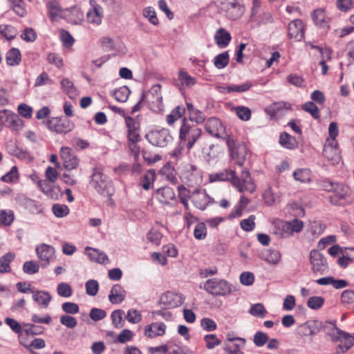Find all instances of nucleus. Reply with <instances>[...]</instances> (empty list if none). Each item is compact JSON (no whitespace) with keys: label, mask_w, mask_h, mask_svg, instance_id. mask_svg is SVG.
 Here are the masks:
<instances>
[{"label":"nucleus","mask_w":354,"mask_h":354,"mask_svg":"<svg viewBox=\"0 0 354 354\" xmlns=\"http://www.w3.org/2000/svg\"><path fill=\"white\" fill-rule=\"evenodd\" d=\"M209 180L211 183L229 181L241 193L247 192L252 194L256 190V185L248 169L242 170L241 177L239 178L236 176L234 169H225L218 172L209 174Z\"/></svg>","instance_id":"1"},{"label":"nucleus","mask_w":354,"mask_h":354,"mask_svg":"<svg viewBox=\"0 0 354 354\" xmlns=\"http://www.w3.org/2000/svg\"><path fill=\"white\" fill-rule=\"evenodd\" d=\"M201 135L202 130L197 125L189 122L186 118L182 120L179 129V140L181 144L186 145L188 150L194 147Z\"/></svg>","instance_id":"2"},{"label":"nucleus","mask_w":354,"mask_h":354,"mask_svg":"<svg viewBox=\"0 0 354 354\" xmlns=\"http://www.w3.org/2000/svg\"><path fill=\"white\" fill-rule=\"evenodd\" d=\"M90 185L100 194H103L112 187V180L104 173V167L102 165L95 166L93 169Z\"/></svg>","instance_id":"3"},{"label":"nucleus","mask_w":354,"mask_h":354,"mask_svg":"<svg viewBox=\"0 0 354 354\" xmlns=\"http://www.w3.org/2000/svg\"><path fill=\"white\" fill-rule=\"evenodd\" d=\"M204 290L214 296H226L232 293V285L225 279L212 278L204 283Z\"/></svg>","instance_id":"4"},{"label":"nucleus","mask_w":354,"mask_h":354,"mask_svg":"<svg viewBox=\"0 0 354 354\" xmlns=\"http://www.w3.org/2000/svg\"><path fill=\"white\" fill-rule=\"evenodd\" d=\"M221 12L230 20L239 19L245 12L241 0H216Z\"/></svg>","instance_id":"5"},{"label":"nucleus","mask_w":354,"mask_h":354,"mask_svg":"<svg viewBox=\"0 0 354 354\" xmlns=\"http://www.w3.org/2000/svg\"><path fill=\"white\" fill-rule=\"evenodd\" d=\"M141 100L145 102L148 107L153 112L162 111L164 106L160 84L152 86L147 92L142 95Z\"/></svg>","instance_id":"6"},{"label":"nucleus","mask_w":354,"mask_h":354,"mask_svg":"<svg viewBox=\"0 0 354 354\" xmlns=\"http://www.w3.org/2000/svg\"><path fill=\"white\" fill-rule=\"evenodd\" d=\"M225 140L231 158L235 161L238 166L243 167L248 155L246 145L244 143L236 145V140L231 136H227Z\"/></svg>","instance_id":"7"},{"label":"nucleus","mask_w":354,"mask_h":354,"mask_svg":"<svg viewBox=\"0 0 354 354\" xmlns=\"http://www.w3.org/2000/svg\"><path fill=\"white\" fill-rule=\"evenodd\" d=\"M332 341L339 342L337 352L344 353L354 344V336L334 327L329 333Z\"/></svg>","instance_id":"8"},{"label":"nucleus","mask_w":354,"mask_h":354,"mask_svg":"<svg viewBox=\"0 0 354 354\" xmlns=\"http://www.w3.org/2000/svg\"><path fill=\"white\" fill-rule=\"evenodd\" d=\"M145 138L153 146L165 147L171 141V137L168 130L162 129L150 131L146 134Z\"/></svg>","instance_id":"9"},{"label":"nucleus","mask_w":354,"mask_h":354,"mask_svg":"<svg viewBox=\"0 0 354 354\" xmlns=\"http://www.w3.org/2000/svg\"><path fill=\"white\" fill-rule=\"evenodd\" d=\"M190 200L196 208L202 211L214 203L213 198L207 194L204 189H194L191 194Z\"/></svg>","instance_id":"10"},{"label":"nucleus","mask_w":354,"mask_h":354,"mask_svg":"<svg viewBox=\"0 0 354 354\" xmlns=\"http://www.w3.org/2000/svg\"><path fill=\"white\" fill-rule=\"evenodd\" d=\"M47 126L50 131L60 134L69 133L74 128L73 123L68 119L61 118H53L48 120Z\"/></svg>","instance_id":"11"},{"label":"nucleus","mask_w":354,"mask_h":354,"mask_svg":"<svg viewBox=\"0 0 354 354\" xmlns=\"http://www.w3.org/2000/svg\"><path fill=\"white\" fill-rule=\"evenodd\" d=\"M60 157L63 161L64 167L67 170L75 169L78 167L80 160L77 156L68 147H62L60 149Z\"/></svg>","instance_id":"12"},{"label":"nucleus","mask_w":354,"mask_h":354,"mask_svg":"<svg viewBox=\"0 0 354 354\" xmlns=\"http://www.w3.org/2000/svg\"><path fill=\"white\" fill-rule=\"evenodd\" d=\"M185 298L180 293L171 291H167L160 298V304L165 308H174L180 306L184 301Z\"/></svg>","instance_id":"13"},{"label":"nucleus","mask_w":354,"mask_h":354,"mask_svg":"<svg viewBox=\"0 0 354 354\" xmlns=\"http://www.w3.org/2000/svg\"><path fill=\"white\" fill-rule=\"evenodd\" d=\"M310 262L314 272L323 274L328 270V263L324 254L317 250H312L310 252Z\"/></svg>","instance_id":"14"},{"label":"nucleus","mask_w":354,"mask_h":354,"mask_svg":"<svg viewBox=\"0 0 354 354\" xmlns=\"http://www.w3.org/2000/svg\"><path fill=\"white\" fill-rule=\"evenodd\" d=\"M333 194L329 196V201L333 205H344L346 204V200L349 194V189L347 186L336 183Z\"/></svg>","instance_id":"15"},{"label":"nucleus","mask_w":354,"mask_h":354,"mask_svg":"<svg viewBox=\"0 0 354 354\" xmlns=\"http://www.w3.org/2000/svg\"><path fill=\"white\" fill-rule=\"evenodd\" d=\"M323 155L332 165L338 164L341 160L338 143L326 142L323 149Z\"/></svg>","instance_id":"16"},{"label":"nucleus","mask_w":354,"mask_h":354,"mask_svg":"<svg viewBox=\"0 0 354 354\" xmlns=\"http://www.w3.org/2000/svg\"><path fill=\"white\" fill-rule=\"evenodd\" d=\"M127 129V138L131 140H140V123L138 119L131 116L124 118Z\"/></svg>","instance_id":"17"},{"label":"nucleus","mask_w":354,"mask_h":354,"mask_svg":"<svg viewBox=\"0 0 354 354\" xmlns=\"http://www.w3.org/2000/svg\"><path fill=\"white\" fill-rule=\"evenodd\" d=\"M35 250L41 267L46 268L48 266L54 255L55 250L53 247L47 244H41L37 246Z\"/></svg>","instance_id":"18"},{"label":"nucleus","mask_w":354,"mask_h":354,"mask_svg":"<svg viewBox=\"0 0 354 354\" xmlns=\"http://www.w3.org/2000/svg\"><path fill=\"white\" fill-rule=\"evenodd\" d=\"M288 37L295 41H301L304 36V25L301 20L291 21L288 26Z\"/></svg>","instance_id":"19"},{"label":"nucleus","mask_w":354,"mask_h":354,"mask_svg":"<svg viewBox=\"0 0 354 354\" xmlns=\"http://www.w3.org/2000/svg\"><path fill=\"white\" fill-rule=\"evenodd\" d=\"M292 110V104L284 101L275 102L265 108V112L272 118Z\"/></svg>","instance_id":"20"},{"label":"nucleus","mask_w":354,"mask_h":354,"mask_svg":"<svg viewBox=\"0 0 354 354\" xmlns=\"http://www.w3.org/2000/svg\"><path fill=\"white\" fill-rule=\"evenodd\" d=\"M90 4L92 8L86 13V20L90 24L98 26L103 17L102 8L93 0L90 1Z\"/></svg>","instance_id":"21"},{"label":"nucleus","mask_w":354,"mask_h":354,"mask_svg":"<svg viewBox=\"0 0 354 354\" xmlns=\"http://www.w3.org/2000/svg\"><path fill=\"white\" fill-rule=\"evenodd\" d=\"M206 131L212 136L221 137L225 132L222 122L216 118H209L205 123Z\"/></svg>","instance_id":"22"},{"label":"nucleus","mask_w":354,"mask_h":354,"mask_svg":"<svg viewBox=\"0 0 354 354\" xmlns=\"http://www.w3.org/2000/svg\"><path fill=\"white\" fill-rule=\"evenodd\" d=\"M32 298L41 308H47L52 300L50 294L45 290H32Z\"/></svg>","instance_id":"23"},{"label":"nucleus","mask_w":354,"mask_h":354,"mask_svg":"<svg viewBox=\"0 0 354 354\" xmlns=\"http://www.w3.org/2000/svg\"><path fill=\"white\" fill-rule=\"evenodd\" d=\"M227 339L229 342H239V343H232V344L225 346L224 350L228 354H244L242 350L245 346L246 341L245 339L241 337H232L230 335H227Z\"/></svg>","instance_id":"24"},{"label":"nucleus","mask_w":354,"mask_h":354,"mask_svg":"<svg viewBox=\"0 0 354 354\" xmlns=\"http://www.w3.org/2000/svg\"><path fill=\"white\" fill-rule=\"evenodd\" d=\"M312 19L315 24L321 28H329L330 19L326 15L324 9L319 8L315 10L312 15Z\"/></svg>","instance_id":"25"},{"label":"nucleus","mask_w":354,"mask_h":354,"mask_svg":"<svg viewBox=\"0 0 354 354\" xmlns=\"http://www.w3.org/2000/svg\"><path fill=\"white\" fill-rule=\"evenodd\" d=\"M166 325L163 322H155L146 326L145 335L148 338L162 336L165 333Z\"/></svg>","instance_id":"26"},{"label":"nucleus","mask_w":354,"mask_h":354,"mask_svg":"<svg viewBox=\"0 0 354 354\" xmlns=\"http://www.w3.org/2000/svg\"><path fill=\"white\" fill-rule=\"evenodd\" d=\"M156 199L162 204H169L171 201L176 198V194L170 187H163L156 191Z\"/></svg>","instance_id":"27"},{"label":"nucleus","mask_w":354,"mask_h":354,"mask_svg":"<svg viewBox=\"0 0 354 354\" xmlns=\"http://www.w3.org/2000/svg\"><path fill=\"white\" fill-rule=\"evenodd\" d=\"M126 297V291L120 284H115L111 288L109 299L113 304L122 303Z\"/></svg>","instance_id":"28"},{"label":"nucleus","mask_w":354,"mask_h":354,"mask_svg":"<svg viewBox=\"0 0 354 354\" xmlns=\"http://www.w3.org/2000/svg\"><path fill=\"white\" fill-rule=\"evenodd\" d=\"M64 17L71 24H79L84 19V13L79 8L75 6L67 9L64 12Z\"/></svg>","instance_id":"29"},{"label":"nucleus","mask_w":354,"mask_h":354,"mask_svg":"<svg viewBox=\"0 0 354 354\" xmlns=\"http://www.w3.org/2000/svg\"><path fill=\"white\" fill-rule=\"evenodd\" d=\"M159 173L171 184L176 185L178 183L176 170L170 162H167L160 169Z\"/></svg>","instance_id":"30"},{"label":"nucleus","mask_w":354,"mask_h":354,"mask_svg":"<svg viewBox=\"0 0 354 354\" xmlns=\"http://www.w3.org/2000/svg\"><path fill=\"white\" fill-rule=\"evenodd\" d=\"M85 252L90 260L92 261L100 263H107L109 262L107 255L97 249L91 247H86L85 249Z\"/></svg>","instance_id":"31"},{"label":"nucleus","mask_w":354,"mask_h":354,"mask_svg":"<svg viewBox=\"0 0 354 354\" xmlns=\"http://www.w3.org/2000/svg\"><path fill=\"white\" fill-rule=\"evenodd\" d=\"M232 39L231 35L224 28H219L214 35V40L216 44L221 48L226 47Z\"/></svg>","instance_id":"32"},{"label":"nucleus","mask_w":354,"mask_h":354,"mask_svg":"<svg viewBox=\"0 0 354 354\" xmlns=\"http://www.w3.org/2000/svg\"><path fill=\"white\" fill-rule=\"evenodd\" d=\"M21 55L18 48H12L6 55V62L8 66H15L20 64Z\"/></svg>","instance_id":"33"},{"label":"nucleus","mask_w":354,"mask_h":354,"mask_svg":"<svg viewBox=\"0 0 354 354\" xmlns=\"http://www.w3.org/2000/svg\"><path fill=\"white\" fill-rule=\"evenodd\" d=\"M15 254L12 252H7L0 258V273H9L11 272V262L15 259Z\"/></svg>","instance_id":"34"},{"label":"nucleus","mask_w":354,"mask_h":354,"mask_svg":"<svg viewBox=\"0 0 354 354\" xmlns=\"http://www.w3.org/2000/svg\"><path fill=\"white\" fill-rule=\"evenodd\" d=\"M279 142L282 147L288 149H294L298 145L296 138L286 132L280 135Z\"/></svg>","instance_id":"35"},{"label":"nucleus","mask_w":354,"mask_h":354,"mask_svg":"<svg viewBox=\"0 0 354 354\" xmlns=\"http://www.w3.org/2000/svg\"><path fill=\"white\" fill-rule=\"evenodd\" d=\"M274 233L280 237L287 238L291 236L290 224L286 221H280L276 223Z\"/></svg>","instance_id":"36"},{"label":"nucleus","mask_w":354,"mask_h":354,"mask_svg":"<svg viewBox=\"0 0 354 354\" xmlns=\"http://www.w3.org/2000/svg\"><path fill=\"white\" fill-rule=\"evenodd\" d=\"M48 14L51 21H56L60 15L62 8L56 1H51L46 5Z\"/></svg>","instance_id":"37"},{"label":"nucleus","mask_w":354,"mask_h":354,"mask_svg":"<svg viewBox=\"0 0 354 354\" xmlns=\"http://www.w3.org/2000/svg\"><path fill=\"white\" fill-rule=\"evenodd\" d=\"M156 179V172L153 169L148 170L141 178L142 187L145 190H149Z\"/></svg>","instance_id":"38"},{"label":"nucleus","mask_w":354,"mask_h":354,"mask_svg":"<svg viewBox=\"0 0 354 354\" xmlns=\"http://www.w3.org/2000/svg\"><path fill=\"white\" fill-rule=\"evenodd\" d=\"M61 86L62 90L66 94L71 98L73 97L77 94V89L74 86V84L68 78H64L61 81Z\"/></svg>","instance_id":"39"},{"label":"nucleus","mask_w":354,"mask_h":354,"mask_svg":"<svg viewBox=\"0 0 354 354\" xmlns=\"http://www.w3.org/2000/svg\"><path fill=\"white\" fill-rule=\"evenodd\" d=\"M15 215L11 209L0 210V225L10 226L14 221Z\"/></svg>","instance_id":"40"},{"label":"nucleus","mask_w":354,"mask_h":354,"mask_svg":"<svg viewBox=\"0 0 354 354\" xmlns=\"http://www.w3.org/2000/svg\"><path fill=\"white\" fill-rule=\"evenodd\" d=\"M185 112V109L183 106H178L174 108L167 116V122L169 125L173 124L176 120L183 117Z\"/></svg>","instance_id":"41"},{"label":"nucleus","mask_w":354,"mask_h":354,"mask_svg":"<svg viewBox=\"0 0 354 354\" xmlns=\"http://www.w3.org/2000/svg\"><path fill=\"white\" fill-rule=\"evenodd\" d=\"M293 177L301 183H309L311 180V172L308 169H299L293 173Z\"/></svg>","instance_id":"42"},{"label":"nucleus","mask_w":354,"mask_h":354,"mask_svg":"<svg viewBox=\"0 0 354 354\" xmlns=\"http://www.w3.org/2000/svg\"><path fill=\"white\" fill-rule=\"evenodd\" d=\"M131 91L127 86H121L116 88L112 95L119 102H124L127 100Z\"/></svg>","instance_id":"43"},{"label":"nucleus","mask_w":354,"mask_h":354,"mask_svg":"<svg viewBox=\"0 0 354 354\" xmlns=\"http://www.w3.org/2000/svg\"><path fill=\"white\" fill-rule=\"evenodd\" d=\"M142 15L153 26H158L159 24V20L153 8L151 6L145 8L142 10Z\"/></svg>","instance_id":"44"},{"label":"nucleus","mask_w":354,"mask_h":354,"mask_svg":"<svg viewBox=\"0 0 354 354\" xmlns=\"http://www.w3.org/2000/svg\"><path fill=\"white\" fill-rule=\"evenodd\" d=\"M178 80L182 85H185L189 87L194 86L196 83V78L192 77L183 70H180L178 72Z\"/></svg>","instance_id":"45"},{"label":"nucleus","mask_w":354,"mask_h":354,"mask_svg":"<svg viewBox=\"0 0 354 354\" xmlns=\"http://www.w3.org/2000/svg\"><path fill=\"white\" fill-rule=\"evenodd\" d=\"M229 62V54L227 52H224L215 57L214 64L217 68L222 69L227 66Z\"/></svg>","instance_id":"46"},{"label":"nucleus","mask_w":354,"mask_h":354,"mask_svg":"<svg viewBox=\"0 0 354 354\" xmlns=\"http://www.w3.org/2000/svg\"><path fill=\"white\" fill-rule=\"evenodd\" d=\"M207 234V227L205 223L200 222L196 224L194 230V236L197 240H203Z\"/></svg>","instance_id":"47"},{"label":"nucleus","mask_w":354,"mask_h":354,"mask_svg":"<svg viewBox=\"0 0 354 354\" xmlns=\"http://www.w3.org/2000/svg\"><path fill=\"white\" fill-rule=\"evenodd\" d=\"M265 260L269 263L277 264L281 261V253L276 250H268L266 251Z\"/></svg>","instance_id":"48"},{"label":"nucleus","mask_w":354,"mask_h":354,"mask_svg":"<svg viewBox=\"0 0 354 354\" xmlns=\"http://www.w3.org/2000/svg\"><path fill=\"white\" fill-rule=\"evenodd\" d=\"M234 111L237 117L243 121H248L251 118V110L246 106H239L234 108Z\"/></svg>","instance_id":"49"},{"label":"nucleus","mask_w":354,"mask_h":354,"mask_svg":"<svg viewBox=\"0 0 354 354\" xmlns=\"http://www.w3.org/2000/svg\"><path fill=\"white\" fill-rule=\"evenodd\" d=\"M302 109L310 113L314 119H319L320 117L319 109L313 102H308L302 105Z\"/></svg>","instance_id":"50"},{"label":"nucleus","mask_w":354,"mask_h":354,"mask_svg":"<svg viewBox=\"0 0 354 354\" xmlns=\"http://www.w3.org/2000/svg\"><path fill=\"white\" fill-rule=\"evenodd\" d=\"M0 33L8 40L13 39L17 35L16 29L10 25H1Z\"/></svg>","instance_id":"51"},{"label":"nucleus","mask_w":354,"mask_h":354,"mask_svg":"<svg viewBox=\"0 0 354 354\" xmlns=\"http://www.w3.org/2000/svg\"><path fill=\"white\" fill-rule=\"evenodd\" d=\"M255 219L256 216L254 215H250L248 218L243 219L240 223L241 229L245 232L252 231L256 226Z\"/></svg>","instance_id":"52"},{"label":"nucleus","mask_w":354,"mask_h":354,"mask_svg":"<svg viewBox=\"0 0 354 354\" xmlns=\"http://www.w3.org/2000/svg\"><path fill=\"white\" fill-rule=\"evenodd\" d=\"M52 211L56 217L62 218L69 214V208L64 204H55L53 205Z\"/></svg>","instance_id":"53"},{"label":"nucleus","mask_w":354,"mask_h":354,"mask_svg":"<svg viewBox=\"0 0 354 354\" xmlns=\"http://www.w3.org/2000/svg\"><path fill=\"white\" fill-rule=\"evenodd\" d=\"M204 341L207 349H213L219 346L221 341L214 334H209L204 336Z\"/></svg>","instance_id":"54"},{"label":"nucleus","mask_w":354,"mask_h":354,"mask_svg":"<svg viewBox=\"0 0 354 354\" xmlns=\"http://www.w3.org/2000/svg\"><path fill=\"white\" fill-rule=\"evenodd\" d=\"M249 313L253 316L257 317H265L267 314V311L262 304H256L252 306Z\"/></svg>","instance_id":"55"},{"label":"nucleus","mask_w":354,"mask_h":354,"mask_svg":"<svg viewBox=\"0 0 354 354\" xmlns=\"http://www.w3.org/2000/svg\"><path fill=\"white\" fill-rule=\"evenodd\" d=\"M25 328L23 329V331L26 335H40L44 332V327L40 326H37L33 324H24Z\"/></svg>","instance_id":"56"},{"label":"nucleus","mask_w":354,"mask_h":354,"mask_svg":"<svg viewBox=\"0 0 354 354\" xmlns=\"http://www.w3.org/2000/svg\"><path fill=\"white\" fill-rule=\"evenodd\" d=\"M123 315L122 310H115L111 313V319L113 324L115 328H121L123 326Z\"/></svg>","instance_id":"57"},{"label":"nucleus","mask_w":354,"mask_h":354,"mask_svg":"<svg viewBox=\"0 0 354 354\" xmlns=\"http://www.w3.org/2000/svg\"><path fill=\"white\" fill-rule=\"evenodd\" d=\"M57 290V294L62 297H69L73 294V290L71 286L64 282L58 284Z\"/></svg>","instance_id":"58"},{"label":"nucleus","mask_w":354,"mask_h":354,"mask_svg":"<svg viewBox=\"0 0 354 354\" xmlns=\"http://www.w3.org/2000/svg\"><path fill=\"white\" fill-rule=\"evenodd\" d=\"M324 304V299L322 297L314 296L308 299L307 306L309 308L317 310Z\"/></svg>","instance_id":"59"},{"label":"nucleus","mask_w":354,"mask_h":354,"mask_svg":"<svg viewBox=\"0 0 354 354\" xmlns=\"http://www.w3.org/2000/svg\"><path fill=\"white\" fill-rule=\"evenodd\" d=\"M39 265L33 261H26L23 265V271L28 274H33L39 272Z\"/></svg>","instance_id":"60"},{"label":"nucleus","mask_w":354,"mask_h":354,"mask_svg":"<svg viewBox=\"0 0 354 354\" xmlns=\"http://www.w3.org/2000/svg\"><path fill=\"white\" fill-rule=\"evenodd\" d=\"M19 178L18 168L17 166H13L10 171L6 173L1 177V180L6 183H12Z\"/></svg>","instance_id":"61"},{"label":"nucleus","mask_w":354,"mask_h":354,"mask_svg":"<svg viewBox=\"0 0 354 354\" xmlns=\"http://www.w3.org/2000/svg\"><path fill=\"white\" fill-rule=\"evenodd\" d=\"M86 292L90 296H95L99 290V284L96 280L90 279L86 284Z\"/></svg>","instance_id":"62"},{"label":"nucleus","mask_w":354,"mask_h":354,"mask_svg":"<svg viewBox=\"0 0 354 354\" xmlns=\"http://www.w3.org/2000/svg\"><path fill=\"white\" fill-rule=\"evenodd\" d=\"M341 300L343 304L354 307V291L352 290L343 291L341 295Z\"/></svg>","instance_id":"63"},{"label":"nucleus","mask_w":354,"mask_h":354,"mask_svg":"<svg viewBox=\"0 0 354 354\" xmlns=\"http://www.w3.org/2000/svg\"><path fill=\"white\" fill-rule=\"evenodd\" d=\"M346 250H350L351 252H353V257L346 254V255H343L337 259L338 265L343 268H346L351 262L354 261V248H346Z\"/></svg>","instance_id":"64"}]
</instances>
